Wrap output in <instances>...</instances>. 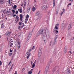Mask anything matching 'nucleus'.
Wrapping results in <instances>:
<instances>
[{"label":"nucleus","instance_id":"24","mask_svg":"<svg viewBox=\"0 0 74 74\" xmlns=\"http://www.w3.org/2000/svg\"><path fill=\"white\" fill-rule=\"evenodd\" d=\"M22 25L23 26H20V27L21 28H23V26H25V25L24 24V23H22Z\"/></svg>","mask_w":74,"mask_h":74},{"label":"nucleus","instance_id":"11","mask_svg":"<svg viewBox=\"0 0 74 74\" xmlns=\"http://www.w3.org/2000/svg\"><path fill=\"white\" fill-rule=\"evenodd\" d=\"M72 28V26H71V24H70L68 27V30H70V29H71Z\"/></svg>","mask_w":74,"mask_h":74},{"label":"nucleus","instance_id":"21","mask_svg":"<svg viewBox=\"0 0 74 74\" xmlns=\"http://www.w3.org/2000/svg\"><path fill=\"white\" fill-rule=\"evenodd\" d=\"M30 8H27V11L28 12H30Z\"/></svg>","mask_w":74,"mask_h":74},{"label":"nucleus","instance_id":"56","mask_svg":"<svg viewBox=\"0 0 74 74\" xmlns=\"http://www.w3.org/2000/svg\"><path fill=\"white\" fill-rule=\"evenodd\" d=\"M67 73L68 74H69V73H70V72L69 71H67Z\"/></svg>","mask_w":74,"mask_h":74},{"label":"nucleus","instance_id":"64","mask_svg":"<svg viewBox=\"0 0 74 74\" xmlns=\"http://www.w3.org/2000/svg\"><path fill=\"white\" fill-rule=\"evenodd\" d=\"M69 1H73V0H69Z\"/></svg>","mask_w":74,"mask_h":74},{"label":"nucleus","instance_id":"3","mask_svg":"<svg viewBox=\"0 0 74 74\" xmlns=\"http://www.w3.org/2000/svg\"><path fill=\"white\" fill-rule=\"evenodd\" d=\"M43 32H44V30L43 29H41L40 31H39L37 34L38 35H40L41 34H42L43 33Z\"/></svg>","mask_w":74,"mask_h":74},{"label":"nucleus","instance_id":"29","mask_svg":"<svg viewBox=\"0 0 74 74\" xmlns=\"http://www.w3.org/2000/svg\"><path fill=\"white\" fill-rule=\"evenodd\" d=\"M56 70V69H55L54 68L52 70V72H53V73H54V72H55Z\"/></svg>","mask_w":74,"mask_h":74},{"label":"nucleus","instance_id":"40","mask_svg":"<svg viewBox=\"0 0 74 74\" xmlns=\"http://www.w3.org/2000/svg\"><path fill=\"white\" fill-rule=\"evenodd\" d=\"M18 34H16L15 35V37H17V36H18Z\"/></svg>","mask_w":74,"mask_h":74},{"label":"nucleus","instance_id":"54","mask_svg":"<svg viewBox=\"0 0 74 74\" xmlns=\"http://www.w3.org/2000/svg\"><path fill=\"white\" fill-rule=\"evenodd\" d=\"M34 48H35V47H34V46L32 47V49H34Z\"/></svg>","mask_w":74,"mask_h":74},{"label":"nucleus","instance_id":"5","mask_svg":"<svg viewBox=\"0 0 74 74\" xmlns=\"http://www.w3.org/2000/svg\"><path fill=\"white\" fill-rule=\"evenodd\" d=\"M11 32H7L5 33V35L7 36H10V34H11Z\"/></svg>","mask_w":74,"mask_h":74},{"label":"nucleus","instance_id":"16","mask_svg":"<svg viewBox=\"0 0 74 74\" xmlns=\"http://www.w3.org/2000/svg\"><path fill=\"white\" fill-rule=\"evenodd\" d=\"M45 31L46 32V36H47V34H48V29H45Z\"/></svg>","mask_w":74,"mask_h":74},{"label":"nucleus","instance_id":"4","mask_svg":"<svg viewBox=\"0 0 74 74\" xmlns=\"http://www.w3.org/2000/svg\"><path fill=\"white\" fill-rule=\"evenodd\" d=\"M8 14V15H11V14H12V12L10 11L9 12L8 10L5 13H4V14Z\"/></svg>","mask_w":74,"mask_h":74},{"label":"nucleus","instance_id":"58","mask_svg":"<svg viewBox=\"0 0 74 74\" xmlns=\"http://www.w3.org/2000/svg\"><path fill=\"white\" fill-rule=\"evenodd\" d=\"M29 56H27V59H29Z\"/></svg>","mask_w":74,"mask_h":74},{"label":"nucleus","instance_id":"20","mask_svg":"<svg viewBox=\"0 0 74 74\" xmlns=\"http://www.w3.org/2000/svg\"><path fill=\"white\" fill-rule=\"evenodd\" d=\"M4 25L3 23H2L1 25V28H4Z\"/></svg>","mask_w":74,"mask_h":74},{"label":"nucleus","instance_id":"53","mask_svg":"<svg viewBox=\"0 0 74 74\" xmlns=\"http://www.w3.org/2000/svg\"><path fill=\"white\" fill-rule=\"evenodd\" d=\"M62 10L63 11H65V9H64V8L62 9Z\"/></svg>","mask_w":74,"mask_h":74},{"label":"nucleus","instance_id":"37","mask_svg":"<svg viewBox=\"0 0 74 74\" xmlns=\"http://www.w3.org/2000/svg\"><path fill=\"white\" fill-rule=\"evenodd\" d=\"M47 0H45L44 1V4H46V3H47Z\"/></svg>","mask_w":74,"mask_h":74},{"label":"nucleus","instance_id":"36","mask_svg":"<svg viewBox=\"0 0 74 74\" xmlns=\"http://www.w3.org/2000/svg\"><path fill=\"white\" fill-rule=\"evenodd\" d=\"M59 23L58 24H56L55 26H59Z\"/></svg>","mask_w":74,"mask_h":74},{"label":"nucleus","instance_id":"18","mask_svg":"<svg viewBox=\"0 0 74 74\" xmlns=\"http://www.w3.org/2000/svg\"><path fill=\"white\" fill-rule=\"evenodd\" d=\"M67 47H65L64 48V53H66V52H67L66 51V50H67Z\"/></svg>","mask_w":74,"mask_h":74},{"label":"nucleus","instance_id":"19","mask_svg":"<svg viewBox=\"0 0 74 74\" xmlns=\"http://www.w3.org/2000/svg\"><path fill=\"white\" fill-rule=\"evenodd\" d=\"M17 7V6H16V5H14L13 6V9H14V10H16V8Z\"/></svg>","mask_w":74,"mask_h":74},{"label":"nucleus","instance_id":"30","mask_svg":"<svg viewBox=\"0 0 74 74\" xmlns=\"http://www.w3.org/2000/svg\"><path fill=\"white\" fill-rule=\"evenodd\" d=\"M64 27V25H63V24H62L61 25V28H63V27Z\"/></svg>","mask_w":74,"mask_h":74},{"label":"nucleus","instance_id":"15","mask_svg":"<svg viewBox=\"0 0 74 74\" xmlns=\"http://www.w3.org/2000/svg\"><path fill=\"white\" fill-rule=\"evenodd\" d=\"M19 12H20V13H22V9L20 8L18 9Z\"/></svg>","mask_w":74,"mask_h":74},{"label":"nucleus","instance_id":"48","mask_svg":"<svg viewBox=\"0 0 74 74\" xmlns=\"http://www.w3.org/2000/svg\"><path fill=\"white\" fill-rule=\"evenodd\" d=\"M14 74H18L17 73V72L16 71H15V73H14Z\"/></svg>","mask_w":74,"mask_h":74},{"label":"nucleus","instance_id":"35","mask_svg":"<svg viewBox=\"0 0 74 74\" xmlns=\"http://www.w3.org/2000/svg\"><path fill=\"white\" fill-rule=\"evenodd\" d=\"M56 74H59V71H57L56 72Z\"/></svg>","mask_w":74,"mask_h":74},{"label":"nucleus","instance_id":"60","mask_svg":"<svg viewBox=\"0 0 74 74\" xmlns=\"http://www.w3.org/2000/svg\"><path fill=\"white\" fill-rule=\"evenodd\" d=\"M20 47H21V46H19L18 47V49H19L20 48Z\"/></svg>","mask_w":74,"mask_h":74},{"label":"nucleus","instance_id":"8","mask_svg":"<svg viewBox=\"0 0 74 74\" xmlns=\"http://www.w3.org/2000/svg\"><path fill=\"white\" fill-rule=\"evenodd\" d=\"M31 36H32V34H29L28 36V37L27 38V40L28 41L31 37Z\"/></svg>","mask_w":74,"mask_h":74},{"label":"nucleus","instance_id":"25","mask_svg":"<svg viewBox=\"0 0 74 74\" xmlns=\"http://www.w3.org/2000/svg\"><path fill=\"white\" fill-rule=\"evenodd\" d=\"M58 35H56L55 38L54 39H55V40H56V39H57V38H58Z\"/></svg>","mask_w":74,"mask_h":74},{"label":"nucleus","instance_id":"38","mask_svg":"<svg viewBox=\"0 0 74 74\" xmlns=\"http://www.w3.org/2000/svg\"><path fill=\"white\" fill-rule=\"evenodd\" d=\"M47 72H47V71H45V72L44 73V74H47Z\"/></svg>","mask_w":74,"mask_h":74},{"label":"nucleus","instance_id":"46","mask_svg":"<svg viewBox=\"0 0 74 74\" xmlns=\"http://www.w3.org/2000/svg\"><path fill=\"white\" fill-rule=\"evenodd\" d=\"M69 53H71V54H72V53L71 51H69Z\"/></svg>","mask_w":74,"mask_h":74},{"label":"nucleus","instance_id":"52","mask_svg":"<svg viewBox=\"0 0 74 74\" xmlns=\"http://www.w3.org/2000/svg\"><path fill=\"white\" fill-rule=\"evenodd\" d=\"M11 61L10 62H9V64H8V65H10V64H11Z\"/></svg>","mask_w":74,"mask_h":74},{"label":"nucleus","instance_id":"55","mask_svg":"<svg viewBox=\"0 0 74 74\" xmlns=\"http://www.w3.org/2000/svg\"><path fill=\"white\" fill-rule=\"evenodd\" d=\"M13 17H15V16H16V15L15 14H14L13 16Z\"/></svg>","mask_w":74,"mask_h":74},{"label":"nucleus","instance_id":"7","mask_svg":"<svg viewBox=\"0 0 74 74\" xmlns=\"http://www.w3.org/2000/svg\"><path fill=\"white\" fill-rule=\"evenodd\" d=\"M47 8V5H45L42 7V10H45Z\"/></svg>","mask_w":74,"mask_h":74},{"label":"nucleus","instance_id":"22","mask_svg":"<svg viewBox=\"0 0 74 74\" xmlns=\"http://www.w3.org/2000/svg\"><path fill=\"white\" fill-rule=\"evenodd\" d=\"M35 10H36V9H35V8L34 7H33L32 8V11L34 12L35 11Z\"/></svg>","mask_w":74,"mask_h":74},{"label":"nucleus","instance_id":"51","mask_svg":"<svg viewBox=\"0 0 74 74\" xmlns=\"http://www.w3.org/2000/svg\"><path fill=\"white\" fill-rule=\"evenodd\" d=\"M17 21H19V17H18V18H17Z\"/></svg>","mask_w":74,"mask_h":74},{"label":"nucleus","instance_id":"28","mask_svg":"<svg viewBox=\"0 0 74 74\" xmlns=\"http://www.w3.org/2000/svg\"><path fill=\"white\" fill-rule=\"evenodd\" d=\"M12 53H8V55L10 56H11V55H12Z\"/></svg>","mask_w":74,"mask_h":74},{"label":"nucleus","instance_id":"41","mask_svg":"<svg viewBox=\"0 0 74 74\" xmlns=\"http://www.w3.org/2000/svg\"><path fill=\"white\" fill-rule=\"evenodd\" d=\"M10 52H12V51H13L12 50H11V49H10Z\"/></svg>","mask_w":74,"mask_h":74},{"label":"nucleus","instance_id":"44","mask_svg":"<svg viewBox=\"0 0 74 74\" xmlns=\"http://www.w3.org/2000/svg\"><path fill=\"white\" fill-rule=\"evenodd\" d=\"M1 64H2V62H1V61H0V66H1Z\"/></svg>","mask_w":74,"mask_h":74},{"label":"nucleus","instance_id":"27","mask_svg":"<svg viewBox=\"0 0 74 74\" xmlns=\"http://www.w3.org/2000/svg\"><path fill=\"white\" fill-rule=\"evenodd\" d=\"M12 46V45H11V44L10 43H9V47H10V48H11Z\"/></svg>","mask_w":74,"mask_h":74},{"label":"nucleus","instance_id":"9","mask_svg":"<svg viewBox=\"0 0 74 74\" xmlns=\"http://www.w3.org/2000/svg\"><path fill=\"white\" fill-rule=\"evenodd\" d=\"M53 32L55 34H56V33H59L58 31L56 30L55 28L53 29Z\"/></svg>","mask_w":74,"mask_h":74},{"label":"nucleus","instance_id":"33","mask_svg":"<svg viewBox=\"0 0 74 74\" xmlns=\"http://www.w3.org/2000/svg\"><path fill=\"white\" fill-rule=\"evenodd\" d=\"M32 72L31 71H29L28 72V74H32Z\"/></svg>","mask_w":74,"mask_h":74},{"label":"nucleus","instance_id":"10","mask_svg":"<svg viewBox=\"0 0 74 74\" xmlns=\"http://www.w3.org/2000/svg\"><path fill=\"white\" fill-rule=\"evenodd\" d=\"M42 53V52L41 51V49H40L39 51V52L38 53V55H39V56H41Z\"/></svg>","mask_w":74,"mask_h":74},{"label":"nucleus","instance_id":"61","mask_svg":"<svg viewBox=\"0 0 74 74\" xmlns=\"http://www.w3.org/2000/svg\"><path fill=\"white\" fill-rule=\"evenodd\" d=\"M26 55H28V52H27L26 54Z\"/></svg>","mask_w":74,"mask_h":74},{"label":"nucleus","instance_id":"49","mask_svg":"<svg viewBox=\"0 0 74 74\" xmlns=\"http://www.w3.org/2000/svg\"><path fill=\"white\" fill-rule=\"evenodd\" d=\"M18 45H21V43H20V42H18Z\"/></svg>","mask_w":74,"mask_h":74},{"label":"nucleus","instance_id":"62","mask_svg":"<svg viewBox=\"0 0 74 74\" xmlns=\"http://www.w3.org/2000/svg\"><path fill=\"white\" fill-rule=\"evenodd\" d=\"M68 5H71V3H70L69 4H68Z\"/></svg>","mask_w":74,"mask_h":74},{"label":"nucleus","instance_id":"50","mask_svg":"<svg viewBox=\"0 0 74 74\" xmlns=\"http://www.w3.org/2000/svg\"><path fill=\"white\" fill-rule=\"evenodd\" d=\"M21 26H18V29H21Z\"/></svg>","mask_w":74,"mask_h":74},{"label":"nucleus","instance_id":"63","mask_svg":"<svg viewBox=\"0 0 74 74\" xmlns=\"http://www.w3.org/2000/svg\"><path fill=\"white\" fill-rule=\"evenodd\" d=\"M4 12H6V9H5L4 10Z\"/></svg>","mask_w":74,"mask_h":74},{"label":"nucleus","instance_id":"39","mask_svg":"<svg viewBox=\"0 0 74 74\" xmlns=\"http://www.w3.org/2000/svg\"><path fill=\"white\" fill-rule=\"evenodd\" d=\"M63 14V12H62L60 13V15H62V14Z\"/></svg>","mask_w":74,"mask_h":74},{"label":"nucleus","instance_id":"2","mask_svg":"<svg viewBox=\"0 0 74 74\" xmlns=\"http://www.w3.org/2000/svg\"><path fill=\"white\" fill-rule=\"evenodd\" d=\"M29 15L27 14V16H26V19L25 21V23L26 24L27 23V22L28 19H29Z\"/></svg>","mask_w":74,"mask_h":74},{"label":"nucleus","instance_id":"1","mask_svg":"<svg viewBox=\"0 0 74 74\" xmlns=\"http://www.w3.org/2000/svg\"><path fill=\"white\" fill-rule=\"evenodd\" d=\"M47 37L45 36H43V40L45 44H46L47 43Z\"/></svg>","mask_w":74,"mask_h":74},{"label":"nucleus","instance_id":"12","mask_svg":"<svg viewBox=\"0 0 74 74\" xmlns=\"http://www.w3.org/2000/svg\"><path fill=\"white\" fill-rule=\"evenodd\" d=\"M40 12L38 11H37L35 13V15L36 16L39 15H40Z\"/></svg>","mask_w":74,"mask_h":74},{"label":"nucleus","instance_id":"45","mask_svg":"<svg viewBox=\"0 0 74 74\" xmlns=\"http://www.w3.org/2000/svg\"><path fill=\"white\" fill-rule=\"evenodd\" d=\"M22 25V23L19 22V25H20V26H21V25Z\"/></svg>","mask_w":74,"mask_h":74},{"label":"nucleus","instance_id":"42","mask_svg":"<svg viewBox=\"0 0 74 74\" xmlns=\"http://www.w3.org/2000/svg\"><path fill=\"white\" fill-rule=\"evenodd\" d=\"M8 3H9V4H10V3H11V1H10V0H9V1H8Z\"/></svg>","mask_w":74,"mask_h":74},{"label":"nucleus","instance_id":"34","mask_svg":"<svg viewBox=\"0 0 74 74\" xmlns=\"http://www.w3.org/2000/svg\"><path fill=\"white\" fill-rule=\"evenodd\" d=\"M31 51V49H29V50L28 51V53H30V51Z\"/></svg>","mask_w":74,"mask_h":74},{"label":"nucleus","instance_id":"13","mask_svg":"<svg viewBox=\"0 0 74 74\" xmlns=\"http://www.w3.org/2000/svg\"><path fill=\"white\" fill-rule=\"evenodd\" d=\"M49 66H47L46 67V69H45V71H46L48 72V70H49Z\"/></svg>","mask_w":74,"mask_h":74},{"label":"nucleus","instance_id":"23","mask_svg":"<svg viewBox=\"0 0 74 74\" xmlns=\"http://www.w3.org/2000/svg\"><path fill=\"white\" fill-rule=\"evenodd\" d=\"M35 64H36V63H35V62H34V63L32 65V68H33L34 67V66H35Z\"/></svg>","mask_w":74,"mask_h":74},{"label":"nucleus","instance_id":"14","mask_svg":"<svg viewBox=\"0 0 74 74\" xmlns=\"http://www.w3.org/2000/svg\"><path fill=\"white\" fill-rule=\"evenodd\" d=\"M56 42H57L56 39H54V41L53 43V45H55V44L56 43Z\"/></svg>","mask_w":74,"mask_h":74},{"label":"nucleus","instance_id":"31","mask_svg":"<svg viewBox=\"0 0 74 74\" xmlns=\"http://www.w3.org/2000/svg\"><path fill=\"white\" fill-rule=\"evenodd\" d=\"M55 29H56V30H58V27L57 26H55Z\"/></svg>","mask_w":74,"mask_h":74},{"label":"nucleus","instance_id":"32","mask_svg":"<svg viewBox=\"0 0 74 74\" xmlns=\"http://www.w3.org/2000/svg\"><path fill=\"white\" fill-rule=\"evenodd\" d=\"M12 12L13 13V14H14V13H15V11L14 10H12Z\"/></svg>","mask_w":74,"mask_h":74},{"label":"nucleus","instance_id":"17","mask_svg":"<svg viewBox=\"0 0 74 74\" xmlns=\"http://www.w3.org/2000/svg\"><path fill=\"white\" fill-rule=\"evenodd\" d=\"M0 4H4V2H3V0H0Z\"/></svg>","mask_w":74,"mask_h":74},{"label":"nucleus","instance_id":"59","mask_svg":"<svg viewBox=\"0 0 74 74\" xmlns=\"http://www.w3.org/2000/svg\"><path fill=\"white\" fill-rule=\"evenodd\" d=\"M18 16H16V19H17V18H18Z\"/></svg>","mask_w":74,"mask_h":74},{"label":"nucleus","instance_id":"57","mask_svg":"<svg viewBox=\"0 0 74 74\" xmlns=\"http://www.w3.org/2000/svg\"><path fill=\"white\" fill-rule=\"evenodd\" d=\"M12 66H11L10 68V70H12Z\"/></svg>","mask_w":74,"mask_h":74},{"label":"nucleus","instance_id":"26","mask_svg":"<svg viewBox=\"0 0 74 74\" xmlns=\"http://www.w3.org/2000/svg\"><path fill=\"white\" fill-rule=\"evenodd\" d=\"M55 0H53V6H55Z\"/></svg>","mask_w":74,"mask_h":74},{"label":"nucleus","instance_id":"47","mask_svg":"<svg viewBox=\"0 0 74 74\" xmlns=\"http://www.w3.org/2000/svg\"><path fill=\"white\" fill-rule=\"evenodd\" d=\"M11 42H10V45H13V43H12Z\"/></svg>","mask_w":74,"mask_h":74},{"label":"nucleus","instance_id":"43","mask_svg":"<svg viewBox=\"0 0 74 74\" xmlns=\"http://www.w3.org/2000/svg\"><path fill=\"white\" fill-rule=\"evenodd\" d=\"M18 10H17L16 12V14H18Z\"/></svg>","mask_w":74,"mask_h":74},{"label":"nucleus","instance_id":"6","mask_svg":"<svg viewBox=\"0 0 74 74\" xmlns=\"http://www.w3.org/2000/svg\"><path fill=\"white\" fill-rule=\"evenodd\" d=\"M20 21H22L23 19V15H22V14H20Z\"/></svg>","mask_w":74,"mask_h":74}]
</instances>
